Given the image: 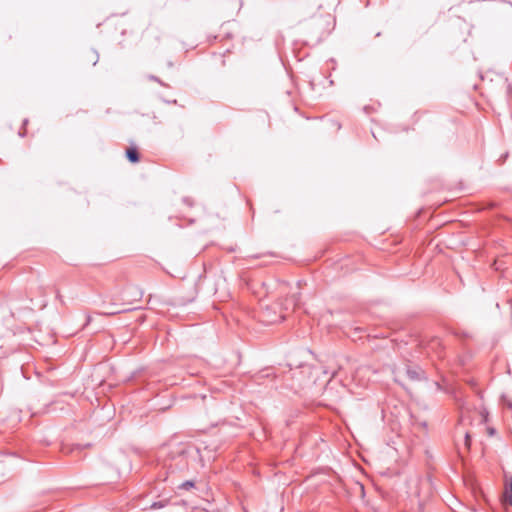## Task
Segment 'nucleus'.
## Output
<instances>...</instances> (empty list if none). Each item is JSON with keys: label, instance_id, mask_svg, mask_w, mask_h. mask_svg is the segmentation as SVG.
Listing matches in <instances>:
<instances>
[{"label": "nucleus", "instance_id": "f03ea898", "mask_svg": "<svg viewBox=\"0 0 512 512\" xmlns=\"http://www.w3.org/2000/svg\"><path fill=\"white\" fill-rule=\"evenodd\" d=\"M126 156H127L128 160L132 163H136L139 161V153L137 152V150L135 148H129L126 151Z\"/></svg>", "mask_w": 512, "mask_h": 512}, {"label": "nucleus", "instance_id": "f8f14e48", "mask_svg": "<svg viewBox=\"0 0 512 512\" xmlns=\"http://www.w3.org/2000/svg\"><path fill=\"white\" fill-rule=\"evenodd\" d=\"M27 123H28V120H27V119H25V120L23 121V125H26Z\"/></svg>", "mask_w": 512, "mask_h": 512}, {"label": "nucleus", "instance_id": "1a4fd4ad", "mask_svg": "<svg viewBox=\"0 0 512 512\" xmlns=\"http://www.w3.org/2000/svg\"><path fill=\"white\" fill-rule=\"evenodd\" d=\"M400 372H401V371L399 370L398 372H396V373H395V381H399V380H398V377H399Z\"/></svg>", "mask_w": 512, "mask_h": 512}, {"label": "nucleus", "instance_id": "f257e3e1", "mask_svg": "<svg viewBox=\"0 0 512 512\" xmlns=\"http://www.w3.org/2000/svg\"><path fill=\"white\" fill-rule=\"evenodd\" d=\"M404 371H405V374L407 375V377L409 379H411L412 381H418L421 379L422 371L420 369L411 368L409 366H406L404 368Z\"/></svg>", "mask_w": 512, "mask_h": 512}, {"label": "nucleus", "instance_id": "6e6552de", "mask_svg": "<svg viewBox=\"0 0 512 512\" xmlns=\"http://www.w3.org/2000/svg\"><path fill=\"white\" fill-rule=\"evenodd\" d=\"M298 300H299V297H298V296L296 297V295H294V296H293V299H292V301H293V306H296V305H297Z\"/></svg>", "mask_w": 512, "mask_h": 512}, {"label": "nucleus", "instance_id": "7ed1b4c3", "mask_svg": "<svg viewBox=\"0 0 512 512\" xmlns=\"http://www.w3.org/2000/svg\"><path fill=\"white\" fill-rule=\"evenodd\" d=\"M194 486V483L192 481H185L179 485V489H185L188 490Z\"/></svg>", "mask_w": 512, "mask_h": 512}, {"label": "nucleus", "instance_id": "9b49d317", "mask_svg": "<svg viewBox=\"0 0 512 512\" xmlns=\"http://www.w3.org/2000/svg\"><path fill=\"white\" fill-rule=\"evenodd\" d=\"M19 135H20L21 137H23V136L25 135V132L20 131V132H19Z\"/></svg>", "mask_w": 512, "mask_h": 512}, {"label": "nucleus", "instance_id": "0eeeda50", "mask_svg": "<svg viewBox=\"0 0 512 512\" xmlns=\"http://www.w3.org/2000/svg\"><path fill=\"white\" fill-rule=\"evenodd\" d=\"M470 441H471L470 440V435L468 433H466V435H465V445H466L467 448L470 447Z\"/></svg>", "mask_w": 512, "mask_h": 512}, {"label": "nucleus", "instance_id": "9d476101", "mask_svg": "<svg viewBox=\"0 0 512 512\" xmlns=\"http://www.w3.org/2000/svg\"><path fill=\"white\" fill-rule=\"evenodd\" d=\"M98 59H99V56H98V54H96V59H95V61L93 62V65L97 64Z\"/></svg>", "mask_w": 512, "mask_h": 512}, {"label": "nucleus", "instance_id": "423d86ee", "mask_svg": "<svg viewBox=\"0 0 512 512\" xmlns=\"http://www.w3.org/2000/svg\"><path fill=\"white\" fill-rule=\"evenodd\" d=\"M164 507L162 502H154L151 506L152 509Z\"/></svg>", "mask_w": 512, "mask_h": 512}, {"label": "nucleus", "instance_id": "39448f33", "mask_svg": "<svg viewBox=\"0 0 512 512\" xmlns=\"http://www.w3.org/2000/svg\"><path fill=\"white\" fill-rule=\"evenodd\" d=\"M502 402L507 405L510 409H512V402L507 400L505 396L502 397Z\"/></svg>", "mask_w": 512, "mask_h": 512}, {"label": "nucleus", "instance_id": "20e7f679", "mask_svg": "<svg viewBox=\"0 0 512 512\" xmlns=\"http://www.w3.org/2000/svg\"><path fill=\"white\" fill-rule=\"evenodd\" d=\"M148 78L152 81H156L158 82L159 84L161 85H165L158 77L154 76V75H149Z\"/></svg>", "mask_w": 512, "mask_h": 512}]
</instances>
